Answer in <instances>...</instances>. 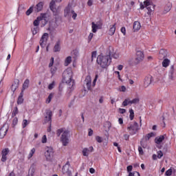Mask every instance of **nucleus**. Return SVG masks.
I'll return each mask as SVG.
<instances>
[{"label": "nucleus", "mask_w": 176, "mask_h": 176, "mask_svg": "<svg viewBox=\"0 0 176 176\" xmlns=\"http://www.w3.org/2000/svg\"><path fill=\"white\" fill-rule=\"evenodd\" d=\"M111 52L109 55H103L100 54L97 56L96 63L102 69H107L111 65Z\"/></svg>", "instance_id": "1"}, {"label": "nucleus", "mask_w": 176, "mask_h": 176, "mask_svg": "<svg viewBox=\"0 0 176 176\" xmlns=\"http://www.w3.org/2000/svg\"><path fill=\"white\" fill-rule=\"evenodd\" d=\"M62 83H66L69 89H72L75 86V80H72V70L67 69L63 73Z\"/></svg>", "instance_id": "2"}, {"label": "nucleus", "mask_w": 176, "mask_h": 176, "mask_svg": "<svg viewBox=\"0 0 176 176\" xmlns=\"http://www.w3.org/2000/svg\"><path fill=\"white\" fill-rule=\"evenodd\" d=\"M144 5L148 10L147 14L148 16H151L152 13H153V12H155V5H153V3H152V1H151V0H145L144 1Z\"/></svg>", "instance_id": "3"}, {"label": "nucleus", "mask_w": 176, "mask_h": 176, "mask_svg": "<svg viewBox=\"0 0 176 176\" xmlns=\"http://www.w3.org/2000/svg\"><path fill=\"white\" fill-rule=\"evenodd\" d=\"M69 133V130H65L60 136V142H62L63 146H67L69 144V138H68Z\"/></svg>", "instance_id": "4"}, {"label": "nucleus", "mask_w": 176, "mask_h": 176, "mask_svg": "<svg viewBox=\"0 0 176 176\" xmlns=\"http://www.w3.org/2000/svg\"><path fill=\"white\" fill-rule=\"evenodd\" d=\"M127 130L129 132L130 135H134L138 133L140 128L138 127V122H134L133 124H129V126L127 127Z\"/></svg>", "instance_id": "5"}, {"label": "nucleus", "mask_w": 176, "mask_h": 176, "mask_svg": "<svg viewBox=\"0 0 176 176\" xmlns=\"http://www.w3.org/2000/svg\"><path fill=\"white\" fill-rule=\"evenodd\" d=\"M136 58H135V63L140 64L142 61H144L145 55L144 54V51L140 50V48L135 49Z\"/></svg>", "instance_id": "6"}, {"label": "nucleus", "mask_w": 176, "mask_h": 176, "mask_svg": "<svg viewBox=\"0 0 176 176\" xmlns=\"http://www.w3.org/2000/svg\"><path fill=\"white\" fill-rule=\"evenodd\" d=\"M55 21L51 20L49 21V26L47 28V31H50V35L51 36H53V31H54V30L58 27L57 25V18L55 17Z\"/></svg>", "instance_id": "7"}, {"label": "nucleus", "mask_w": 176, "mask_h": 176, "mask_svg": "<svg viewBox=\"0 0 176 176\" xmlns=\"http://www.w3.org/2000/svg\"><path fill=\"white\" fill-rule=\"evenodd\" d=\"M63 0H52L50 3V9L52 10L54 16H58V10L54 8L56 6V2H61Z\"/></svg>", "instance_id": "8"}, {"label": "nucleus", "mask_w": 176, "mask_h": 176, "mask_svg": "<svg viewBox=\"0 0 176 176\" xmlns=\"http://www.w3.org/2000/svg\"><path fill=\"white\" fill-rule=\"evenodd\" d=\"M45 156L48 162H50L52 159H53V156H54V151L53 150V147H47L45 153Z\"/></svg>", "instance_id": "9"}, {"label": "nucleus", "mask_w": 176, "mask_h": 176, "mask_svg": "<svg viewBox=\"0 0 176 176\" xmlns=\"http://www.w3.org/2000/svg\"><path fill=\"white\" fill-rule=\"evenodd\" d=\"M49 39V33H44L41 39H40V46L43 48L46 46V43H47V41Z\"/></svg>", "instance_id": "10"}, {"label": "nucleus", "mask_w": 176, "mask_h": 176, "mask_svg": "<svg viewBox=\"0 0 176 176\" xmlns=\"http://www.w3.org/2000/svg\"><path fill=\"white\" fill-rule=\"evenodd\" d=\"M5 126H6V123H4L3 126L0 128V140H2V138H5V136L8 133V129Z\"/></svg>", "instance_id": "11"}, {"label": "nucleus", "mask_w": 176, "mask_h": 176, "mask_svg": "<svg viewBox=\"0 0 176 176\" xmlns=\"http://www.w3.org/2000/svg\"><path fill=\"white\" fill-rule=\"evenodd\" d=\"M19 86H20V80L19 79H14V82H12L11 85V90L13 92V94H14V91L19 89Z\"/></svg>", "instance_id": "12"}, {"label": "nucleus", "mask_w": 176, "mask_h": 176, "mask_svg": "<svg viewBox=\"0 0 176 176\" xmlns=\"http://www.w3.org/2000/svg\"><path fill=\"white\" fill-rule=\"evenodd\" d=\"M43 5L45 3L43 1H40L34 7V13H39V12H42L43 10Z\"/></svg>", "instance_id": "13"}, {"label": "nucleus", "mask_w": 176, "mask_h": 176, "mask_svg": "<svg viewBox=\"0 0 176 176\" xmlns=\"http://www.w3.org/2000/svg\"><path fill=\"white\" fill-rule=\"evenodd\" d=\"M168 54V52H167V50L165 49H161L159 52V60H164L166 57H167V55Z\"/></svg>", "instance_id": "14"}, {"label": "nucleus", "mask_w": 176, "mask_h": 176, "mask_svg": "<svg viewBox=\"0 0 176 176\" xmlns=\"http://www.w3.org/2000/svg\"><path fill=\"white\" fill-rule=\"evenodd\" d=\"M9 152H10V150L9 148H3L1 151V155H2V157H1V162H6V160H8V155H9Z\"/></svg>", "instance_id": "15"}, {"label": "nucleus", "mask_w": 176, "mask_h": 176, "mask_svg": "<svg viewBox=\"0 0 176 176\" xmlns=\"http://www.w3.org/2000/svg\"><path fill=\"white\" fill-rule=\"evenodd\" d=\"M153 78L151 76H146L144 79V87H148L152 83Z\"/></svg>", "instance_id": "16"}, {"label": "nucleus", "mask_w": 176, "mask_h": 176, "mask_svg": "<svg viewBox=\"0 0 176 176\" xmlns=\"http://www.w3.org/2000/svg\"><path fill=\"white\" fill-rule=\"evenodd\" d=\"M85 82H86V86L87 88V90H89V91H91V76H87L85 80Z\"/></svg>", "instance_id": "17"}, {"label": "nucleus", "mask_w": 176, "mask_h": 176, "mask_svg": "<svg viewBox=\"0 0 176 176\" xmlns=\"http://www.w3.org/2000/svg\"><path fill=\"white\" fill-rule=\"evenodd\" d=\"M46 116L45 117V123H47L50 122L52 123V116H53V113H52V111L50 110H47L46 111Z\"/></svg>", "instance_id": "18"}, {"label": "nucleus", "mask_w": 176, "mask_h": 176, "mask_svg": "<svg viewBox=\"0 0 176 176\" xmlns=\"http://www.w3.org/2000/svg\"><path fill=\"white\" fill-rule=\"evenodd\" d=\"M165 135H162L156 137L154 140L155 144H157V145H160V144H162V142H163V140H165V138H166Z\"/></svg>", "instance_id": "19"}, {"label": "nucleus", "mask_w": 176, "mask_h": 176, "mask_svg": "<svg viewBox=\"0 0 176 176\" xmlns=\"http://www.w3.org/2000/svg\"><path fill=\"white\" fill-rule=\"evenodd\" d=\"M133 32H138V31H140L141 30V23L140 21H135L133 23Z\"/></svg>", "instance_id": "20"}, {"label": "nucleus", "mask_w": 176, "mask_h": 176, "mask_svg": "<svg viewBox=\"0 0 176 176\" xmlns=\"http://www.w3.org/2000/svg\"><path fill=\"white\" fill-rule=\"evenodd\" d=\"M61 41L58 40L56 41L54 47V53H57V52H60L61 50Z\"/></svg>", "instance_id": "21"}, {"label": "nucleus", "mask_w": 176, "mask_h": 176, "mask_svg": "<svg viewBox=\"0 0 176 176\" xmlns=\"http://www.w3.org/2000/svg\"><path fill=\"white\" fill-rule=\"evenodd\" d=\"M30 171V176H34L35 174V171H36V163H33L29 169V172Z\"/></svg>", "instance_id": "22"}, {"label": "nucleus", "mask_w": 176, "mask_h": 176, "mask_svg": "<svg viewBox=\"0 0 176 176\" xmlns=\"http://www.w3.org/2000/svg\"><path fill=\"white\" fill-rule=\"evenodd\" d=\"M23 96H24V92H23V91H21L18 97V99H17L18 105H21V104H23V102H24V98H23Z\"/></svg>", "instance_id": "23"}, {"label": "nucleus", "mask_w": 176, "mask_h": 176, "mask_svg": "<svg viewBox=\"0 0 176 176\" xmlns=\"http://www.w3.org/2000/svg\"><path fill=\"white\" fill-rule=\"evenodd\" d=\"M115 31H116V23H114L113 25H110V29L109 30V35H115Z\"/></svg>", "instance_id": "24"}, {"label": "nucleus", "mask_w": 176, "mask_h": 176, "mask_svg": "<svg viewBox=\"0 0 176 176\" xmlns=\"http://www.w3.org/2000/svg\"><path fill=\"white\" fill-rule=\"evenodd\" d=\"M29 86H30V80L26 79L23 84L21 91L24 93V90L28 89Z\"/></svg>", "instance_id": "25"}, {"label": "nucleus", "mask_w": 176, "mask_h": 176, "mask_svg": "<svg viewBox=\"0 0 176 176\" xmlns=\"http://www.w3.org/2000/svg\"><path fill=\"white\" fill-rule=\"evenodd\" d=\"M174 65L170 66V69L168 72V78L170 80H174Z\"/></svg>", "instance_id": "26"}, {"label": "nucleus", "mask_w": 176, "mask_h": 176, "mask_svg": "<svg viewBox=\"0 0 176 176\" xmlns=\"http://www.w3.org/2000/svg\"><path fill=\"white\" fill-rule=\"evenodd\" d=\"M91 25L92 32L96 34V32H97V30H100V26L94 22L91 23Z\"/></svg>", "instance_id": "27"}, {"label": "nucleus", "mask_w": 176, "mask_h": 176, "mask_svg": "<svg viewBox=\"0 0 176 176\" xmlns=\"http://www.w3.org/2000/svg\"><path fill=\"white\" fill-rule=\"evenodd\" d=\"M171 8H173V4L171 3H168L164 7V13H168V12L171 10Z\"/></svg>", "instance_id": "28"}, {"label": "nucleus", "mask_w": 176, "mask_h": 176, "mask_svg": "<svg viewBox=\"0 0 176 176\" xmlns=\"http://www.w3.org/2000/svg\"><path fill=\"white\" fill-rule=\"evenodd\" d=\"M155 136H156V133H155L154 132H151V133L146 134L145 135L144 138L146 141H149V140H151V138H152V137H155Z\"/></svg>", "instance_id": "29"}, {"label": "nucleus", "mask_w": 176, "mask_h": 176, "mask_svg": "<svg viewBox=\"0 0 176 176\" xmlns=\"http://www.w3.org/2000/svg\"><path fill=\"white\" fill-rule=\"evenodd\" d=\"M168 65H170V60L168 58H164V60L162 61V67L167 68Z\"/></svg>", "instance_id": "30"}, {"label": "nucleus", "mask_w": 176, "mask_h": 176, "mask_svg": "<svg viewBox=\"0 0 176 176\" xmlns=\"http://www.w3.org/2000/svg\"><path fill=\"white\" fill-rule=\"evenodd\" d=\"M71 13V4H68V6L65 9V17H67Z\"/></svg>", "instance_id": "31"}, {"label": "nucleus", "mask_w": 176, "mask_h": 176, "mask_svg": "<svg viewBox=\"0 0 176 176\" xmlns=\"http://www.w3.org/2000/svg\"><path fill=\"white\" fill-rule=\"evenodd\" d=\"M71 63H72V57L67 56L65 60V67H67V65H69V64H71Z\"/></svg>", "instance_id": "32"}, {"label": "nucleus", "mask_w": 176, "mask_h": 176, "mask_svg": "<svg viewBox=\"0 0 176 176\" xmlns=\"http://www.w3.org/2000/svg\"><path fill=\"white\" fill-rule=\"evenodd\" d=\"M53 97H54V93L50 94L46 99V104H50V102H52V98H53Z\"/></svg>", "instance_id": "33"}, {"label": "nucleus", "mask_w": 176, "mask_h": 176, "mask_svg": "<svg viewBox=\"0 0 176 176\" xmlns=\"http://www.w3.org/2000/svg\"><path fill=\"white\" fill-rule=\"evenodd\" d=\"M109 53H111V61H112V57H113V58H116V59L119 58V54H118L116 53L113 54L111 52V50L109 49V54L107 56H109Z\"/></svg>", "instance_id": "34"}, {"label": "nucleus", "mask_w": 176, "mask_h": 176, "mask_svg": "<svg viewBox=\"0 0 176 176\" xmlns=\"http://www.w3.org/2000/svg\"><path fill=\"white\" fill-rule=\"evenodd\" d=\"M38 19L42 21V20H48L47 19V13H41L40 16H38Z\"/></svg>", "instance_id": "35"}, {"label": "nucleus", "mask_w": 176, "mask_h": 176, "mask_svg": "<svg viewBox=\"0 0 176 176\" xmlns=\"http://www.w3.org/2000/svg\"><path fill=\"white\" fill-rule=\"evenodd\" d=\"M67 164L68 166H69V162H67L66 163V164L63 166V168H62V173H63V174H65V173H67L68 174L71 173V172H69V168H67V170H65V167H67Z\"/></svg>", "instance_id": "36"}, {"label": "nucleus", "mask_w": 176, "mask_h": 176, "mask_svg": "<svg viewBox=\"0 0 176 176\" xmlns=\"http://www.w3.org/2000/svg\"><path fill=\"white\" fill-rule=\"evenodd\" d=\"M94 58H97V51H93L91 52V63H93V61H94Z\"/></svg>", "instance_id": "37"}, {"label": "nucleus", "mask_w": 176, "mask_h": 176, "mask_svg": "<svg viewBox=\"0 0 176 176\" xmlns=\"http://www.w3.org/2000/svg\"><path fill=\"white\" fill-rule=\"evenodd\" d=\"M129 104H133V102H132V100H129V99H125L122 102L123 107H127V105H129Z\"/></svg>", "instance_id": "38"}, {"label": "nucleus", "mask_w": 176, "mask_h": 176, "mask_svg": "<svg viewBox=\"0 0 176 176\" xmlns=\"http://www.w3.org/2000/svg\"><path fill=\"white\" fill-rule=\"evenodd\" d=\"M50 72L52 74V78H53V76H54L56 72H57V67L54 66V67H51Z\"/></svg>", "instance_id": "39"}, {"label": "nucleus", "mask_w": 176, "mask_h": 176, "mask_svg": "<svg viewBox=\"0 0 176 176\" xmlns=\"http://www.w3.org/2000/svg\"><path fill=\"white\" fill-rule=\"evenodd\" d=\"M32 12H34V6L30 7L29 9L26 11V16H30L32 13Z\"/></svg>", "instance_id": "40"}, {"label": "nucleus", "mask_w": 176, "mask_h": 176, "mask_svg": "<svg viewBox=\"0 0 176 176\" xmlns=\"http://www.w3.org/2000/svg\"><path fill=\"white\" fill-rule=\"evenodd\" d=\"M64 130H65V128H60L56 131V135L57 137H60L62 133H64Z\"/></svg>", "instance_id": "41"}, {"label": "nucleus", "mask_w": 176, "mask_h": 176, "mask_svg": "<svg viewBox=\"0 0 176 176\" xmlns=\"http://www.w3.org/2000/svg\"><path fill=\"white\" fill-rule=\"evenodd\" d=\"M129 113V119L130 120H133L134 119V110H133V109H130Z\"/></svg>", "instance_id": "42"}, {"label": "nucleus", "mask_w": 176, "mask_h": 176, "mask_svg": "<svg viewBox=\"0 0 176 176\" xmlns=\"http://www.w3.org/2000/svg\"><path fill=\"white\" fill-rule=\"evenodd\" d=\"M18 113L19 108H17V107H15L12 113V118H14V116H16V115H17Z\"/></svg>", "instance_id": "43"}, {"label": "nucleus", "mask_w": 176, "mask_h": 176, "mask_svg": "<svg viewBox=\"0 0 176 176\" xmlns=\"http://www.w3.org/2000/svg\"><path fill=\"white\" fill-rule=\"evenodd\" d=\"M41 21V20L39 19V17L38 16L33 22V25H34V27H38L39 26V22Z\"/></svg>", "instance_id": "44"}, {"label": "nucleus", "mask_w": 176, "mask_h": 176, "mask_svg": "<svg viewBox=\"0 0 176 176\" xmlns=\"http://www.w3.org/2000/svg\"><path fill=\"white\" fill-rule=\"evenodd\" d=\"M89 152H90V150L87 148H85L82 149V155L83 156H89Z\"/></svg>", "instance_id": "45"}, {"label": "nucleus", "mask_w": 176, "mask_h": 176, "mask_svg": "<svg viewBox=\"0 0 176 176\" xmlns=\"http://www.w3.org/2000/svg\"><path fill=\"white\" fill-rule=\"evenodd\" d=\"M38 31H39V28L38 27L35 26V28L32 29V32L33 35H36V34H38Z\"/></svg>", "instance_id": "46"}, {"label": "nucleus", "mask_w": 176, "mask_h": 176, "mask_svg": "<svg viewBox=\"0 0 176 176\" xmlns=\"http://www.w3.org/2000/svg\"><path fill=\"white\" fill-rule=\"evenodd\" d=\"M97 79H98V74L95 75V78H94V79L93 80V82H92V87H96V83H97Z\"/></svg>", "instance_id": "47"}, {"label": "nucleus", "mask_w": 176, "mask_h": 176, "mask_svg": "<svg viewBox=\"0 0 176 176\" xmlns=\"http://www.w3.org/2000/svg\"><path fill=\"white\" fill-rule=\"evenodd\" d=\"M34 153H35V148H32L30 153L28 155V159H31L34 156Z\"/></svg>", "instance_id": "48"}, {"label": "nucleus", "mask_w": 176, "mask_h": 176, "mask_svg": "<svg viewBox=\"0 0 176 176\" xmlns=\"http://www.w3.org/2000/svg\"><path fill=\"white\" fill-rule=\"evenodd\" d=\"M165 175H166V176H170V175H173V169L169 168L168 170H167L165 172Z\"/></svg>", "instance_id": "49"}, {"label": "nucleus", "mask_w": 176, "mask_h": 176, "mask_svg": "<svg viewBox=\"0 0 176 176\" xmlns=\"http://www.w3.org/2000/svg\"><path fill=\"white\" fill-rule=\"evenodd\" d=\"M19 123V118L17 117L14 118L12 120V127H14Z\"/></svg>", "instance_id": "50"}, {"label": "nucleus", "mask_w": 176, "mask_h": 176, "mask_svg": "<svg viewBox=\"0 0 176 176\" xmlns=\"http://www.w3.org/2000/svg\"><path fill=\"white\" fill-rule=\"evenodd\" d=\"M96 24L100 26V30H102V19L101 18H99V21L96 22Z\"/></svg>", "instance_id": "51"}, {"label": "nucleus", "mask_w": 176, "mask_h": 176, "mask_svg": "<svg viewBox=\"0 0 176 176\" xmlns=\"http://www.w3.org/2000/svg\"><path fill=\"white\" fill-rule=\"evenodd\" d=\"M55 85H56V82L55 81H53L52 83H50L48 85L49 90H53V89L54 88Z\"/></svg>", "instance_id": "52"}, {"label": "nucleus", "mask_w": 176, "mask_h": 176, "mask_svg": "<svg viewBox=\"0 0 176 176\" xmlns=\"http://www.w3.org/2000/svg\"><path fill=\"white\" fill-rule=\"evenodd\" d=\"M157 155L158 159H162V157H163V151H162L161 150L158 151L157 152Z\"/></svg>", "instance_id": "53"}, {"label": "nucleus", "mask_w": 176, "mask_h": 176, "mask_svg": "<svg viewBox=\"0 0 176 176\" xmlns=\"http://www.w3.org/2000/svg\"><path fill=\"white\" fill-rule=\"evenodd\" d=\"M126 171H127V173H129V174L132 173L131 171H133V165H129L126 167Z\"/></svg>", "instance_id": "54"}, {"label": "nucleus", "mask_w": 176, "mask_h": 176, "mask_svg": "<svg viewBox=\"0 0 176 176\" xmlns=\"http://www.w3.org/2000/svg\"><path fill=\"white\" fill-rule=\"evenodd\" d=\"M112 126V124L109 121H107L105 123V127L108 129V130H111V127Z\"/></svg>", "instance_id": "55"}, {"label": "nucleus", "mask_w": 176, "mask_h": 176, "mask_svg": "<svg viewBox=\"0 0 176 176\" xmlns=\"http://www.w3.org/2000/svg\"><path fill=\"white\" fill-rule=\"evenodd\" d=\"M28 126V121L27 120H23L22 123L23 129H25Z\"/></svg>", "instance_id": "56"}, {"label": "nucleus", "mask_w": 176, "mask_h": 176, "mask_svg": "<svg viewBox=\"0 0 176 176\" xmlns=\"http://www.w3.org/2000/svg\"><path fill=\"white\" fill-rule=\"evenodd\" d=\"M128 176H140V173L137 171H133L131 173H129Z\"/></svg>", "instance_id": "57"}, {"label": "nucleus", "mask_w": 176, "mask_h": 176, "mask_svg": "<svg viewBox=\"0 0 176 176\" xmlns=\"http://www.w3.org/2000/svg\"><path fill=\"white\" fill-rule=\"evenodd\" d=\"M41 142L42 144H46V142H47V137L46 136V135H44L43 136Z\"/></svg>", "instance_id": "58"}, {"label": "nucleus", "mask_w": 176, "mask_h": 176, "mask_svg": "<svg viewBox=\"0 0 176 176\" xmlns=\"http://www.w3.org/2000/svg\"><path fill=\"white\" fill-rule=\"evenodd\" d=\"M54 64V57H52L50 58V63L49 64V67L50 68H52V67H53V65Z\"/></svg>", "instance_id": "59"}, {"label": "nucleus", "mask_w": 176, "mask_h": 176, "mask_svg": "<svg viewBox=\"0 0 176 176\" xmlns=\"http://www.w3.org/2000/svg\"><path fill=\"white\" fill-rule=\"evenodd\" d=\"M41 21H42L41 27H45V25H46V24H47V23H49V19H43V20H41Z\"/></svg>", "instance_id": "60"}, {"label": "nucleus", "mask_w": 176, "mask_h": 176, "mask_svg": "<svg viewBox=\"0 0 176 176\" xmlns=\"http://www.w3.org/2000/svg\"><path fill=\"white\" fill-rule=\"evenodd\" d=\"M96 140L97 142H98L99 144H101V142H102V138H101L100 136H96Z\"/></svg>", "instance_id": "61"}, {"label": "nucleus", "mask_w": 176, "mask_h": 176, "mask_svg": "<svg viewBox=\"0 0 176 176\" xmlns=\"http://www.w3.org/2000/svg\"><path fill=\"white\" fill-rule=\"evenodd\" d=\"M131 102H132V104H138V102H140V98H135L132 100Z\"/></svg>", "instance_id": "62"}, {"label": "nucleus", "mask_w": 176, "mask_h": 176, "mask_svg": "<svg viewBox=\"0 0 176 176\" xmlns=\"http://www.w3.org/2000/svg\"><path fill=\"white\" fill-rule=\"evenodd\" d=\"M138 152L139 155H144V150L142 149V147L138 146Z\"/></svg>", "instance_id": "63"}, {"label": "nucleus", "mask_w": 176, "mask_h": 176, "mask_svg": "<svg viewBox=\"0 0 176 176\" xmlns=\"http://www.w3.org/2000/svg\"><path fill=\"white\" fill-rule=\"evenodd\" d=\"M120 31L123 35H126V28L125 27H122L120 29Z\"/></svg>", "instance_id": "64"}]
</instances>
